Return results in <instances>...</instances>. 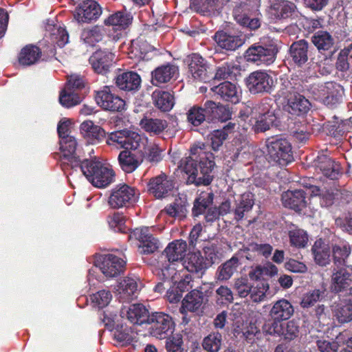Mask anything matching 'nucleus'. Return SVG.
Instances as JSON below:
<instances>
[{
  "instance_id": "nucleus-14",
  "label": "nucleus",
  "mask_w": 352,
  "mask_h": 352,
  "mask_svg": "<svg viewBox=\"0 0 352 352\" xmlns=\"http://www.w3.org/2000/svg\"><path fill=\"white\" fill-rule=\"evenodd\" d=\"M146 148L145 147L135 151L127 149L121 151L118 160L122 170L126 173L135 170L143 162Z\"/></svg>"
},
{
  "instance_id": "nucleus-52",
  "label": "nucleus",
  "mask_w": 352,
  "mask_h": 352,
  "mask_svg": "<svg viewBox=\"0 0 352 352\" xmlns=\"http://www.w3.org/2000/svg\"><path fill=\"white\" fill-rule=\"evenodd\" d=\"M41 50L34 45H27L22 49L19 60L23 65H30L34 64L39 58Z\"/></svg>"
},
{
  "instance_id": "nucleus-25",
  "label": "nucleus",
  "mask_w": 352,
  "mask_h": 352,
  "mask_svg": "<svg viewBox=\"0 0 352 352\" xmlns=\"http://www.w3.org/2000/svg\"><path fill=\"white\" fill-rule=\"evenodd\" d=\"M282 202L284 206L300 211L307 204L305 192L302 190H288L282 195Z\"/></svg>"
},
{
  "instance_id": "nucleus-62",
  "label": "nucleus",
  "mask_w": 352,
  "mask_h": 352,
  "mask_svg": "<svg viewBox=\"0 0 352 352\" xmlns=\"http://www.w3.org/2000/svg\"><path fill=\"white\" fill-rule=\"evenodd\" d=\"M81 101L78 94L64 89L59 96V102L65 107L69 108L78 104Z\"/></svg>"
},
{
  "instance_id": "nucleus-34",
  "label": "nucleus",
  "mask_w": 352,
  "mask_h": 352,
  "mask_svg": "<svg viewBox=\"0 0 352 352\" xmlns=\"http://www.w3.org/2000/svg\"><path fill=\"white\" fill-rule=\"evenodd\" d=\"M184 270L188 272L203 273L209 267L200 252L188 254L184 264Z\"/></svg>"
},
{
  "instance_id": "nucleus-51",
  "label": "nucleus",
  "mask_w": 352,
  "mask_h": 352,
  "mask_svg": "<svg viewBox=\"0 0 352 352\" xmlns=\"http://www.w3.org/2000/svg\"><path fill=\"white\" fill-rule=\"evenodd\" d=\"M239 266V260L236 257H232L225 263L220 265L217 272V278L219 280H227L230 279Z\"/></svg>"
},
{
  "instance_id": "nucleus-35",
  "label": "nucleus",
  "mask_w": 352,
  "mask_h": 352,
  "mask_svg": "<svg viewBox=\"0 0 352 352\" xmlns=\"http://www.w3.org/2000/svg\"><path fill=\"white\" fill-rule=\"evenodd\" d=\"M154 105L162 111H170L175 104V98L168 91L155 90L152 94Z\"/></svg>"
},
{
  "instance_id": "nucleus-19",
  "label": "nucleus",
  "mask_w": 352,
  "mask_h": 352,
  "mask_svg": "<svg viewBox=\"0 0 352 352\" xmlns=\"http://www.w3.org/2000/svg\"><path fill=\"white\" fill-rule=\"evenodd\" d=\"M114 56V54L108 50H100L93 54L89 58V62L95 72L104 74L112 65Z\"/></svg>"
},
{
  "instance_id": "nucleus-41",
  "label": "nucleus",
  "mask_w": 352,
  "mask_h": 352,
  "mask_svg": "<svg viewBox=\"0 0 352 352\" xmlns=\"http://www.w3.org/2000/svg\"><path fill=\"white\" fill-rule=\"evenodd\" d=\"M236 124L230 122L223 129L213 131L210 134L211 146L214 151H218L223 142L227 139L228 134L232 133Z\"/></svg>"
},
{
  "instance_id": "nucleus-48",
  "label": "nucleus",
  "mask_w": 352,
  "mask_h": 352,
  "mask_svg": "<svg viewBox=\"0 0 352 352\" xmlns=\"http://www.w3.org/2000/svg\"><path fill=\"white\" fill-rule=\"evenodd\" d=\"M187 120L193 126H199L206 119L211 120L210 116L208 113L207 108L197 105L191 107L187 113Z\"/></svg>"
},
{
  "instance_id": "nucleus-46",
  "label": "nucleus",
  "mask_w": 352,
  "mask_h": 352,
  "mask_svg": "<svg viewBox=\"0 0 352 352\" xmlns=\"http://www.w3.org/2000/svg\"><path fill=\"white\" fill-rule=\"evenodd\" d=\"M287 101L289 111L292 114L305 113L309 109V100L299 94H294V96L288 98Z\"/></svg>"
},
{
  "instance_id": "nucleus-23",
  "label": "nucleus",
  "mask_w": 352,
  "mask_h": 352,
  "mask_svg": "<svg viewBox=\"0 0 352 352\" xmlns=\"http://www.w3.org/2000/svg\"><path fill=\"white\" fill-rule=\"evenodd\" d=\"M178 73V67L175 65L166 64L161 65L151 72V83L154 86H160L173 79Z\"/></svg>"
},
{
  "instance_id": "nucleus-6",
  "label": "nucleus",
  "mask_w": 352,
  "mask_h": 352,
  "mask_svg": "<svg viewBox=\"0 0 352 352\" xmlns=\"http://www.w3.org/2000/svg\"><path fill=\"white\" fill-rule=\"evenodd\" d=\"M310 91L315 100L327 106H333L340 102L344 95L343 87L333 82L314 85L311 87Z\"/></svg>"
},
{
  "instance_id": "nucleus-55",
  "label": "nucleus",
  "mask_w": 352,
  "mask_h": 352,
  "mask_svg": "<svg viewBox=\"0 0 352 352\" xmlns=\"http://www.w3.org/2000/svg\"><path fill=\"white\" fill-rule=\"evenodd\" d=\"M222 344V336L219 332H212L202 341V346L208 352H218Z\"/></svg>"
},
{
  "instance_id": "nucleus-11",
  "label": "nucleus",
  "mask_w": 352,
  "mask_h": 352,
  "mask_svg": "<svg viewBox=\"0 0 352 352\" xmlns=\"http://www.w3.org/2000/svg\"><path fill=\"white\" fill-rule=\"evenodd\" d=\"M149 320L151 323L150 333L156 338L165 339L174 330L172 318L166 314L156 312L151 316Z\"/></svg>"
},
{
  "instance_id": "nucleus-30",
  "label": "nucleus",
  "mask_w": 352,
  "mask_h": 352,
  "mask_svg": "<svg viewBox=\"0 0 352 352\" xmlns=\"http://www.w3.org/2000/svg\"><path fill=\"white\" fill-rule=\"evenodd\" d=\"M223 5V0H191L190 7L204 14L218 13Z\"/></svg>"
},
{
  "instance_id": "nucleus-24",
  "label": "nucleus",
  "mask_w": 352,
  "mask_h": 352,
  "mask_svg": "<svg viewBox=\"0 0 352 352\" xmlns=\"http://www.w3.org/2000/svg\"><path fill=\"white\" fill-rule=\"evenodd\" d=\"M214 39L218 46L230 51L236 50L244 43V39L241 36L223 31L216 32Z\"/></svg>"
},
{
  "instance_id": "nucleus-17",
  "label": "nucleus",
  "mask_w": 352,
  "mask_h": 352,
  "mask_svg": "<svg viewBox=\"0 0 352 352\" xmlns=\"http://www.w3.org/2000/svg\"><path fill=\"white\" fill-rule=\"evenodd\" d=\"M102 14L100 5L94 0L84 1L76 8L75 18L80 23L96 20Z\"/></svg>"
},
{
  "instance_id": "nucleus-49",
  "label": "nucleus",
  "mask_w": 352,
  "mask_h": 352,
  "mask_svg": "<svg viewBox=\"0 0 352 352\" xmlns=\"http://www.w3.org/2000/svg\"><path fill=\"white\" fill-rule=\"evenodd\" d=\"M208 113L210 116L211 120L218 119L222 122L230 118V111L223 105H219L213 101L208 100L205 102Z\"/></svg>"
},
{
  "instance_id": "nucleus-3",
  "label": "nucleus",
  "mask_w": 352,
  "mask_h": 352,
  "mask_svg": "<svg viewBox=\"0 0 352 352\" xmlns=\"http://www.w3.org/2000/svg\"><path fill=\"white\" fill-rule=\"evenodd\" d=\"M267 156L270 161L285 166L294 160L292 146L285 138H270L266 141Z\"/></svg>"
},
{
  "instance_id": "nucleus-39",
  "label": "nucleus",
  "mask_w": 352,
  "mask_h": 352,
  "mask_svg": "<svg viewBox=\"0 0 352 352\" xmlns=\"http://www.w3.org/2000/svg\"><path fill=\"white\" fill-rule=\"evenodd\" d=\"M280 80L278 94L286 100L294 96V94H298V91L302 89L301 82L298 78H282Z\"/></svg>"
},
{
  "instance_id": "nucleus-54",
  "label": "nucleus",
  "mask_w": 352,
  "mask_h": 352,
  "mask_svg": "<svg viewBox=\"0 0 352 352\" xmlns=\"http://www.w3.org/2000/svg\"><path fill=\"white\" fill-rule=\"evenodd\" d=\"M186 199L185 197L175 199V201L166 206L164 211L170 217L182 219L186 213Z\"/></svg>"
},
{
  "instance_id": "nucleus-58",
  "label": "nucleus",
  "mask_w": 352,
  "mask_h": 352,
  "mask_svg": "<svg viewBox=\"0 0 352 352\" xmlns=\"http://www.w3.org/2000/svg\"><path fill=\"white\" fill-rule=\"evenodd\" d=\"M131 17L129 14L118 12L106 19L104 23L107 25L118 26L121 28H125L131 23Z\"/></svg>"
},
{
  "instance_id": "nucleus-15",
  "label": "nucleus",
  "mask_w": 352,
  "mask_h": 352,
  "mask_svg": "<svg viewBox=\"0 0 352 352\" xmlns=\"http://www.w3.org/2000/svg\"><path fill=\"white\" fill-rule=\"evenodd\" d=\"M173 187V181L164 173L152 177L148 183V191L157 199L165 197Z\"/></svg>"
},
{
  "instance_id": "nucleus-12",
  "label": "nucleus",
  "mask_w": 352,
  "mask_h": 352,
  "mask_svg": "<svg viewBox=\"0 0 352 352\" xmlns=\"http://www.w3.org/2000/svg\"><path fill=\"white\" fill-rule=\"evenodd\" d=\"M60 158L63 163L69 164L72 168L79 167L80 157L77 154L78 143L74 136L63 137L60 140Z\"/></svg>"
},
{
  "instance_id": "nucleus-5",
  "label": "nucleus",
  "mask_w": 352,
  "mask_h": 352,
  "mask_svg": "<svg viewBox=\"0 0 352 352\" xmlns=\"http://www.w3.org/2000/svg\"><path fill=\"white\" fill-rule=\"evenodd\" d=\"M254 195L250 192H245L234 199L235 206H232V200L223 201L217 208L219 215L223 217L231 212H234V219L241 220L245 214L250 212L254 206Z\"/></svg>"
},
{
  "instance_id": "nucleus-56",
  "label": "nucleus",
  "mask_w": 352,
  "mask_h": 352,
  "mask_svg": "<svg viewBox=\"0 0 352 352\" xmlns=\"http://www.w3.org/2000/svg\"><path fill=\"white\" fill-rule=\"evenodd\" d=\"M351 252V248L349 245L343 244L342 245H335L333 248V256L334 263L337 265H345L352 270V265L348 264L346 259Z\"/></svg>"
},
{
  "instance_id": "nucleus-26",
  "label": "nucleus",
  "mask_w": 352,
  "mask_h": 352,
  "mask_svg": "<svg viewBox=\"0 0 352 352\" xmlns=\"http://www.w3.org/2000/svg\"><path fill=\"white\" fill-rule=\"evenodd\" d=\"M352 284V274L345 268L334 269L331 279V288L333 292H340L345 290Z\"/></svg>"
},
{
  "instance_id": "nucleus-33",
  "label": "nucleus",
  "mask_w": 352,
  "mask_h": 352,
  "mask_svg": "<svg viewBox=\"0 0 352 352\" xmlns=\"http://www.w3.org/2000/svg\"><path fill=\"white\" fill-rule=\"evenodd\" d=\"M294 307L286 299L276 301L272 307L270 315L272 319L286 320L294 314Z\"/></svg>"
},
{
  "instance_id": "nucleus-4",
  "label": "nucleus",
  "mask_w": 352,
  "mask_h": 352,
  "mask_svg": "<svg viewBox=\"0 0 352 352\" xmlns=\"http://www.w3.org/2000/svg\"><path fill=\"white\" fill-rule=\"evenodd\" d=\"M146 142V137L127 130L113 132L109 135L107 140V143L110 146L133 151L140 149V148H145Z\"/></svg>"
},
{
  "instance_id": "nucleus-43",
  "label": "nucleus",
  "mask_w": 352,
  "mask_h": 352,
  "mask_svg": "<svg viewBox=\"0 0 352 352\" xmlns=\"http://www.w3.org/2000/svg\"><path fill=\"white\" fill-rule=\"evenodd\" d=\"M272 250V246L267 243H251L246 248L244 256L251 261L257 260V256L260 255L267 258L271 255Z\"/></svg>"
},
{
  "instance_id": "nucleus-36",
  "label": "nucleus",
  "mask_w": 352,
  "mask_h": 352,
  "mask_svg": "<svg viewBox=\"0 0 352 352\" xmlns=\"http://www.w3.org/2000/svg\"><path fill=\"white\" fill-rule=\"evenodd\" d=\"M309 43L305 40L294 42L290 47L289 54L292 60L298 65L305 64L308 60Z\"/></svg>"
},
{
  "instance_id": "nucleus-21",
  "label": "nucleus",
  "mask_w": 352,
  "mask_h": 352,
  "mask_svg": "<svg viewBox=\"0 0 352 352\" xmlns=\"http://www.w3.org/2000/svg\"><path fill=\"white\" fill-rule=\"evenodd\" d=\"M120 317L127 319L133 324H142L148 318V311L141 304H134L129 307H123L120 310Z\"/></svg>"
},
{
  "instance_id": "nucleus-45",
  "label": "nucleus",
  "mask_w": 352,
  "mask_h": 352,
  "mask_svg": "<svg viewBox=\"0 0 352 352\" xmlns=\"http://www.w3.org/2000/svg\"><path fill=\"white\" fill-rule=\"evenodd\" d=\"M316 262L324 266L330 261V248L322 239L317 240L312 248Z\"/></svg>"
},
{
  "instance_id": "nucleus-64",
  "label": "nucleus",
  "mask_w": 352,
  "mask_h": 352,
  "mask_svg": "<svg viewBox=\"0 0 352 352\" xmlns=\"http://www.w3.org/2000/svg\"><path fill=\"white\" fill-rule=\"evenodd\" d=\"M252 285L246 278L234 280L233 289L241 298H246L251 292Z\"/></svg>"
},
{
  "instance_id": "nucleus-7",
  "label": "nucleus",
  "mask_w": 352,
  "mask_h": 352,
  "mask_svg": "<svg viewBox=\"0 0 352 352\" xmlns=\"http://www.w3.org/2000/svg\"><path fill=\"white\" fill-rule=\"evenodd\" d=\"M277 52L278 48L274 43L264 45H253L246 50L245 58L248 62L256 63L257 65H268L274 61Z\"/></svg>"
},
{
  "instance_id": "nucleus-40",
  "label": "nucleus",
  "mask_w": 352,
  "mask_h": 352,
  "mask_svg": "<svg viewBox=\"0 0 352 352\" xmlns=\"http://www.w3.org/2000/svg\"><path fill=\"white\" fill-rule=\"evenodd\" d=\"M140 125L145 131L159 135L168 126L166 120L144 116L140 122Z\"/></svg>"
},
{
  "instance_id": "nucleus-27",
  "label": "nucleus",
  "mask_w": 352,
  "mask_h": 352,
  "mask_svg": "<svg viewBox=\"0 0 352 352\" xmlns=\"http://www.w3.org/2000/svg\"><path fill=\"white\" fill-rule=\"evenodd\" d=\"M315 166L324 176L331 179H337L340 173V164L325 155L318 156L315 161Z\"/></svg>"
},
{
  "instance_id": "nucleus-8",
  "label": "nucleus",
  "mask_w": 352,
  "mask_h": 352,
  "mask_svg": "<svg viewBox=\"0 0 352 352\" xmlns=\"http://www.w3.org/2000/svg\"><path fill=\"white\" fill-rule=\"evenodd\" d=\"M245 82L248 90L252 94H270L275 86L272 76L263 70L250 73Z\"/></svg>"
},
{
  "instance_id": "nucleus-61",
  "label": "nucleus",
  "mask_w": 352,
  "mask_h": 352,
  "mask_svg": "<svg viewBox=\"0 0 352 352\" xmlns=\"http://www.w3.org/2000/svg\"><path fill=\"white\" fill-rule=\"evenodd\" d=\"M290 243L298 248H305L308 242V236L305 231L301 229H294L289 232Z\"/></svg>"
},
{
  "instance_id": "nucleus-50",
  "label": "nucleus",
  "mask_w": 352,
  "mask_h": 352,
  "mask_svg": "<svg viewBox=\"0 0 352 352\" xmlns=\"http://www.w3.org/2000/svg\"><path fill=\"white\" fill-rule=\"evenodd\" d=\"M80 131L85 137L90 138L93 142H98L104 133L101 127L95 125L91 120L84 121L80 124Z\"/></svg>"
},
{
  "instance_id": "nucleus-37",
  "label": "nucleus",
  "mask_w": 352,
  "mask_h": 352,
  "mask_svg": "<svg viewBox=\"0 0 352 352\" xmlns=\"http://www.w3.org/2000/svg\"><path fill=\"white\" fill-rule=\"evenodd\" d=\"M333 316L340 323L352 320V303L348 300L334 302L331 306Z\"/></svg>"
},
{
  "instance_id": "nucleus-20",
  "label": "nucleus",
  "mask_w": 352,
  "mask_h": 352,
  "mask_svg": "<svg viewBox=\"0 0 352 352\" xmlns=\"http://www.w3.org/2000/svg\"><path fill=\"white\" fill-rule=\"evenodd\" d=\"M188 69L190 74L195 80L206 82L210 79L206 61L199 54H192Z\"/></svg>"
},
{
  "instance_id": "nucleus-57",
  "label": "nucleus",
  "mask_w": 352,
  "mask_h": 352,
  "mask_svg": "<svg viewBox=\"0 0 352 352\" xmlns=\"http://www.w3.org/2000/svg\"><path fill=\"white\" fill-rule=\"evenodd\" d=\"M325 288L314 289L305 293L300 302L302 308H309L314 306L318 301H320L325 294Z\"/></svg>"
},
{
  "instance_id": "nucleus-38",
  "label": "nucleus",
  "mask_w": 352,
  "mask_h": 352,
  "mask_svg": "<svg viewBox=\"0 0 352 352\" xmlns=\"http://www.w3.org/2000/svg\"><path fill=\"white\" fill-rule=\"evenodd\" d=\"M311 41L320 52L331 51L335 45V39L333 36L324 30L315 32L311 37Z\"/></svg>"
},
{
  "instance_id": "nucleus-47",
  "label": "nucleus",
  "mask_w": 352,
  "mask_h": 352,
  "mask_svg": "<svg viewBox=\"0 0 352 352\" xmlns=\"http://www.w3.org/2000/svg\"><path fill=\"white\" fill-rule=\"evenodd\" d=\"M214 195L211 191L201 192L194 202L193 215L198 217L204 214L207 208L212 203Z\"/></svg>"
},
{
  "instance_id": "nucleus-59",
  "label": "nucleus",
  "mask_w": 352,
  "mask_h": 352,
  "mask_svg": "<svg viewBox=\"0 0 352 352\" xmlns=\"http://www.w3.org/2000/svg\"><path fill=\"white\" fill-rule=\"evenodd\" d=\"M311 195L314 196H320V202L322 206L328 207L333 204V200L337 199L336 195V189H331L320 193V189L317 186H311Z\"/></svg>"
},
{
  "instance_id": "nucleus-63",
  "label": "nucleus",
  "mask_w": 352,
  "mask_h": 352,
  "mask_svg": "<svg viewBox=\"0 0 352 352\" xmlns=\"http://www.w3.org/2000/svg\"><path fill=\"white\" fill-rule=\"evenodd\" d=\"M270 287L266 283H259L255 287H251L249 296L250 300L254 302H261L266 298V292Z\"/></svg>"
},
{
  "instance_id": "nucleus-1",
  "label": "nucleus",
  "mask_w": 352,
  "mask_h": 352,
  "mask_svg": "<svg viewBox=\"0 0 352 352\" xmlns=\"http://www.w3.org/2000/svg\"><path fill=\"white\" fill-rule=\"evenodd\" d=\"M191 155L200 157L199 167L197 161L192 156L182 159L179 168L188 175L187 182L197 186L209 185L212 180L211 173L214 166V162L206 157L203 148L199 146H193L191 148Z\"/></svg>"
},
{
  "instance_id": "nucleus-42",
  "label": "nucleus",
  "mask_w": 352,
  "mask_h": 352,
  "mask_svg": "<svg viewBox=\"0 0 352 352\" xmlns=\"http://www.w3.org/2000/svg\"><path fill=\"white\" fill-rule=\"evenodd\" d=\"M263 110H266V111L260 112V115L256 118L253 125V129L256 133L264 132L270 129L276 120V117L273 111H270L267 107L263 108Z\"/></svg>"
},
{
  "instance_id": "nucleus-44",
  "label": "nucleus",
  "mask_w": 352,
  "mask_h": 352,
  "mask_svg": "<svg viewBox=\"0 0 352 352\" xmlns=\"http://www.w3.org/2000/svg\"><path fill=\"white\" fill-rule=\"evenodd\" d=\"M185 272L184 270V266L175 263V262H169L168 264L163 266L161 269V274L160 276H162L163 278L166 280L170 285V281L173 283L176 284L182 276V273Z\"/></svg>"
},
{
  "instance_id": "nucleus-32",
  "label": "nucleus",
  "mask_w": 352,
  "mask_h": 352,
  "mask_svg": "<svg viewBox=\"0 0 352 352\" xmlns=\"http://www.w3.org/2000/svg\"><path fill=\"white\" fill-rule=\"evenodd\" d=\"M203 303V293L199 290L193 289L183 299L182 309L198 314L201 311Z\"/></svg>"
},
{
  "instance_id": "nucleus-9",
  "label": "nucleus",
  "mask_w": 352,
  "mask_h": 352,
  "mask_svg": "<svg viewBox=\"0 0 352 352\" xmlns=\"http://www.w3.org/2000/svg\"><path fill=\"white\" fill-rule=\"evenodd\" d=\"M139 193L136 190L126 184L116 186L111 192L108 203L112 208L128 207L135 203Z\"/></svg>"
},
{
  "instance_id": "nucleus-10",
  "label": "nucleus",
  "mask_w": 352,
  "mask_h": 352,
  "mask_svg": "<svg viewBox=\"0 0 352 352\" xmlns=\"http://www.w3.org/2000/svg\"><path fill=\"white\" fill-rule=\"evenodd\" d=\"M95 100L98 106L107 111H121L125 107L124 100L113 93L109 86H104L96 91Z\"/></svg>"
},
{
  "instance_id": "nucleus-31",
  "label": "nucleus",
  "mask_w": 352,
  "mask_h": 352,
  "mask_svg": "<svg viewBox=\"0 0 352 352\" xmlns=\"http://www.w3.org/2000/svg\"><path fill=\"white\" fill-rule=\"evenodd\" d=\"M187 250V243L183 240H175L170 243L164 251L168 262L182 261Z\"/></svg>"
},
{
  "instance_id": "nucleus-2",
  "label": "nucleus",
  "mask_w": 352,
  "mask_h": 352,
  "mask_svg": "<svg viewBox=\"0 0 352 352\" xmlns=\"http://www.w3.org/2000/svg\"><path fill=\"white\" fill-rule=\"evenodd\" d=\"M80 168L87 180L97 188L107 187L114 181L113 170L96 158L83 160Z\"/></svg>"
},
{
  "instance_id": "nucleus-28",
  "label": "nucleus",
  "mask_w": 352,
  "mask_h": 352,
  "mask_svg": "<svg viewBox=\"0 0 352 352\" xmlns=\"http://www.w3.org/2000/svg\"><path fill=\"white\" fill-rule=\"evenodd\" d=\"M293 3L284 0H271L268 12L274 19L288 17L294 10Z\"/></svg>"
},
{
  "instance_id": "nucleus-18",
  "label": "nucleus",
  "mask_w": 352,
  "mask_h": 352,
  "mask_svg": "<svg viewBox=\"0 0 352 352\" xmlns=\"http://www.w3.org/2000/svg\"><path fill=\"white\" fill-rule=\"evenodd\" d=\"M140 291L138 280L131 277H126L121 280L116 288L117 296L120 301L128 302L138 296Z\"/></svg>"
},
{
  "instance_id": "nucleus-13",
  "label": "nucleus",
  "mask_w": 352,
  "mask_h": 352,
  "mask_svg": "<svg viewBox=\"0 0 352 352\" xmlns=\"http://www.w3.org/2000/svg\"><path fill=\"white\" fill-rule=\"evenodd\" d=\"M126 261L113 254L100 256L95 261L96 267L107 277H114L122 272Z\"/></svg>"
},
{
  "instance_id": "nucleus-29",
  "label": "nucleus",
  "mask_w": 352,
  "mask_h": 352,
  "mask_svg": "<svg viewBox=\"0 0 352 352\" xmlns=\"http://www.w3.org/2000/svg\"><path fill=\"white\" fill-rule=\"evenodd\" d=\"M116 83L120 89L135 91L140 87L141 78L133 72H123L116 77Z\"/></svg>"
},
{
  "instance_id": "nucleus-22",
  "label": "nucleus",
  "mask_w": 352,
  "mask_h": 352,
  "mask_svg": "<svg viewBox=\"0 0 352 352\" xmlns=\"http://www.w3.org/2000/svg\"><path fill=\"white\" fill-rule=\"evenodd\" d=\"M212 91L219 95L223 100L232 103L239 102L241 97V90L235 84L226 81L218 86L213 87Z\"/></svg>"
},
{
  "instance_id": "nucleus-16",
  "label": "nucleus",
  "mask_w": 352,
  "mask_h": 352,
  "mask_svg": "<svg viewBox=\"0 0 352 352\" xmlns=\"http://www.w3.org/2000/svg\"><path fill=\"white\" fill-rule=\"evenodd\" d=\"M133 234L138 240V251L141 254L153 253L159 247V242L150 232L148 228H136Z\"/></svg>"
},
{
  "instance_id": "nucleus-53",
  "label": "nucleus",
  "mask_w": 352,
  "mask_h": 352,
  "mask_svg": "<svg viewBox=\"0 0 352 352\" xmlns=\"http://www.w3.org/2000/svg\"><path fill=\"white\" fill-rule=\"evenodd\" d=\"M47 30L51 32V40L58 47H63L69 42V34L61 25H49Z\"/></svg>"
},
{
  "instance_id": "nucleus-60",
  "label": "nucleus",
  "mask_w": 352,
  "mask_h": 352,
  "mask_svg": "<svg viewBox=\"0 0 352 352\" xmlns=\"http://www.w3.org/2000/svg\"><path fill=\"white\" fill-rule=\"evenodd\" d=\"M99 27H94L91 29H85L81 33V39L85 43L94 45L96 43L102 39V32Z\"/></svg>"
}]
</instances>
